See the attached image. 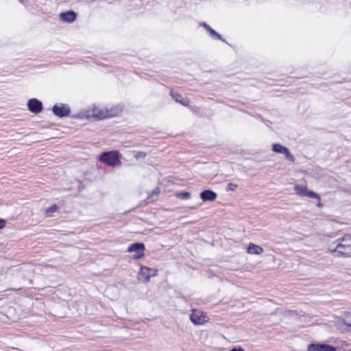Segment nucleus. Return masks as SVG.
<instances>
[{
  "label": "nucleus",
  "mask_w": 351,
  "mask_h": 351,
  "mask_svg": "<svg viewBox=\"0 0 351 351\" xmlns=\"http://www.w3.org/2000/svg\"><path fill=\"white\" fill-rule=\"evenodd\" d=\"M52 111L58 117H66L70 113V108L66 104H56L53 106Z\"/></svg>",
  "instance_id": "obj_6"
},
{
  "label": "nucleus",
  "mask_w": 351,
  "mask_h": 351,
  "mask_svg": "<svg viewBox=\"0 0 351 351\" xmlns=\"http://www.w3.org/2000/svg\"><path fill=\"white\" fill-rule=\"evenodd\" d=\"M237 187V185L233 183H229L227 186V190L228 191H234L236 188Z\"/></svg>",
  "instance_id": "obj_21"
},
{
  "label": "nucleus",
  "mask_w": 351,
  "mask_h": 351,
  "mask_svg": "<svg viewBox=\"0 0 351 351\" xmlns=\"http://www.w3.org/2000/svg\"><path fill=\"white\" fill-rule=\"evenodd\" d=\"M262 247L256 245L253 243H250L247 247V252L250 254L260 255L263 252Z\"/></svg>",
  "instance_id": "obj_13"
},
{
  "label": "nucleus",
  "mask_w": 351,
  "mask_h": 351,
  "mask_svg": "<svg viewBox=\"0 0 351 351\" xmlns=\"http://www.w3.org/2000/svg\"><path fill=\"white\" fill-rule=\"evenodd\" d=\"M140 275L145 278V282H148L152 276L156 275V270L145 266H141Z\"/></svg>",
  "instance_id": "obj_9"
},
{
  "label": "nucleus",
  "mask_w": 351,
  "mask_h": 351,
  "mask_svg": "<svg viewBox=\"0 0 351 351\" xmlns=\"http://www.w3.org/2000/svg\"><path fill=\"white\" fill-rule=\"evenodd\" d=\"M145 250V245L142 243H135L130 245L128 249L129 252H142Z\"/></svg>",
  "instance_id": "obj_14"
},
{
  "label": "nucleus",
  "mask_w": 351,
  "mask_h": 351,
  "mask_svg": "<svg viewBox=\"0 0 351 351\" xmlns=\"http://www.w3.org/2000/svg\"><path fill=\"white\" fill-rule=\"evenodd\" d=\"M99 158L101 161L112 167H114L121 163L119 152L117 151L104 152L100 156Z\"/></svg>",
  "instance_id": "obj_2"
},
{
  "label": "nucleus",
  "mask_w": 351,
  "mask_h": 351,
  "mask_svg": "<svg viewBox=\"0 0 351 351\" xmlns=\"http://www.w3.org/2000/svg\"><path fill=\"white\" fill-rule=\"evenodd\" d=\"M76 14L73 11L62 12L60 14V18L62 21L72 23L76 19Z\"/></svg>",
  "instance_id": "obj_12"
},
{
  "label": "nucleus",
  "mask_w": 351,
  "mask_h": 351,
  "mask_svg": "<svg viewBox=\"0 0 351 351\" xmlns=\"http://www.w3.org/2000/svg\"><path fill=\"white\" fill-rule=\"evenodd\" d=\"M190 319L191 322L195 324H203L205 321V317L202 315V313L195 310L193 311L190 315Z\"/></svg>",
  "instance_id": "obj_10"
},
{
  "label": "nucleus",
  "mask_w": 351,
  "mask_h": 351,
  "mask_svg": "<svg viewBox=\"0 0 351 351\" xmlns=\"http://www.w3.org/2000/svg\"><path fill=\"white\" fill-rule=\"evenodd\" d=\"M308 351H337L336 348L326 344L312 343L308 346Z\"/></svg>",
  "instance_id": "obj_8"
},
{
  "label": "nucleus",
  "mask_w": 351,
  "mask_h": 351,
  "mask_svg": "<svg viewBox=\"0 0 351 351\" xmlns=\"http://www.w3.org/2000/svg\"><path fill=\"white\" fill-rule=\"evenodd\" d=\"M144 256V254H143V252H140V254H137L134 258L138 259V258H141Z\"/></svg>",
  "instance_id": "obj_24"
},
{
  "label": "nucleus",
  "mask_w": 351,
  "mask_h": 351,
  "mask_svg": "<svg viewBox=\"0 0 351 351\" xmlns=\"http://www.w3.org/2000/svg\"><path fill=\"white\" fill-rule=\"evenodd\" d=\"M170 95L176 102L180 103L184 106H188L189 105V100L188 99H181V95L180 94L174 93L171 91Z\"/></svg>",
  "instance_id": "obj_15"
},
{
  "label": "nucleus",
  "mask_w": 351,
  "mask_h": 351,
  "mask_svg": "<svg viewBox=\"0 0 351 351\" xmlns=\"http://www.w3.org/2000/svg\"><path fill=\"white\" fill-rule=\"evenodd\" d=\"M108 116L109 114L107 110L96 106H94L90 110H88L86 115V118L88 119L94 117L99 119H105Z\"/></svg>",
  "instance_id": "obj_3"
},
{
  "label": "nucleus",
  "mask_w": 351,
  "mask_h": 351,
  "mask_svg": "<svg viewBox=\"0 0 351 351\" xmlns=\"http://www.w3.org/2000/svg\"><path fill=\"white\" fill-rule=\"evenodd\" d=\"M58 207L56 205L53 204L52 206H51L49 208H48L46 210H45V215L47 217H51L52 213H54L55 211H56Z\"/></svg>",
  "instance_id": "obj_19"
},
{
  "label": "nucleus",
  "mask_w": 351,
  "mask_h": 351,
  "mask_svg": "<svg viewBox=\"0 0 351 351\" xmlns=\"http://www.w3.org/2000/svg\"><path fill=\"white\" fill-rule=\"evenodd\" d=\"M328 250L330 253H336L338 256H351V234H346L329 243Z\"/></svg>",
  "instance_id": "obj_1"
},
{
  "label": "nucleus",
  "mask_w": 351,
  "mask_h": 351,
  "mask_svg": "<svg viewBox=\"0 0 351 351\" xmlns=\"http://www.w3.org/2000/svg\"><path fill=\"white\" fill-rule=\"evenodd\" d=\"M200 197L204 202L215 201L217 198V194L210 190H205L200 193Z\"/></svg>",
  "instance_id": "obj_11"
},
{
  "label": "nucleus",
  "mask_w": 351,
  "mask_h": 351,
  "mask_svg": "<svg viewBox=\"0 0 351 351\" xmlns=\"http://www.w3.org/2000/svg\"><path fill=\"white\" fill-rule=\"evenodd\" d=\"M201 25L205 27L206 29H207L210 34L213 36H215L217 37L218 39H220V40H223L222 38H221V36L218 34L217 32H215L214 29H213L208 25H207L206 23H201Z\"/></svg>",
  "instance_id": "obj_16"
},
{
  "label": "nucleus",
  "mask_w": 351,
  "mask_h": 351,
  "mask_svg": "<svg viewBox=\"0 0 351 351\" xmlns=\"http://www.w3.org/2000/svg\"><path fill=\"white\" fill-rule=\"evenodd\" d=\"M343 322L345 325L351 327V313H345Z\"/></svg>",
  "instance_id": "obj_17"
},
{
  "label": "nucleus",
  "mask_w": 351,
  "mask_h": 351,
  "mask_svg": "<svg viewBox=\"0 0 351 351\" xmlns=\"http://www.w3.org/2000/svg\"><path fill=\"white\" fill-rule=\"evenodd\" d=\"M272 150L274 152L285 155V158L291 162H294L295 160L294 156L290 153L289 150L287 147L282 146L280 144H273Z\"/></svg>",
  "instance_id": "obj_5"
},
{
  "label": "nucleus",
  "mask_w": 351,
  "mask_h": 351,
  "mask_svg": "<svg viewBox=\"0 0 351 351\" xmlns=\"http://www.w3.org/2000/svg\"><path fill=\"white\" fill-rule=\"evenodd\" d=\"M230 351H245V350L242 348L239 347V348H234L231 349Z\"/></svg>",
  "instance_id": "obj_23"
},
{
  "label": "nucleus",
  "mask_w": 351,
  "mask_h": 351,
  "mask_svg": "<svg viewBox=\"0 0 351 351\" xmlns=\"http://www.w3.org/2000/svg\"><path fill=\"white\" fill-rule=\"evenodd\" d=\"M6 225V221L0 218V229L3 228Z\"/></svg>",
  "instance_id": "obj_22"
},
{
  "label": "nucleus",
  "mask_w": 351,
  "mask_h": 351,
  "mask_svg": "<svg viewBox=\"0 0 351 351\" xmlns=\"http://www.w3.org/2000/svg\"><path fill=\"white\" fill-rule=\"evenodd\" d=\"M27 108L30 112L38 114L42 111L43 104L42 102L37 99L32 98L28 100Z\"/></svg>",
  "instance_id": "obj_7"
},
{
  "label": "nucleus",
  "mask_w": 351,
  "mask_h": 351,
  "mask_svg": "<svg viewBox=\"0 0 351 351\" xmlns=\"http://www.w3.org/2000/svg\"><path fill=\"white\" fill-rule=\"evenodd\" d=\"M294 190L295 191L296 193L299 195L306 196L311 198L320 199V197L318 194L313 191H309L305 186L296 184L294 186Z\"/></svg>",
  "instance_id": "obj_4"
},
{
  "label": "nucleus",
  "mask_w": 351,
  "mask_h": 351,
  "mask_svg": "<svg viewBox=\"0 0 351 351\" xmlns=\"http://www.w3.org/2000/svg\"><path fill=\"white\" fill-rule=\"evenodd\" d=\"M147 154L145 152H137L136 154L134 155V157L136 159H140V158H145L146 157Z\"/></svg>",
  "instance_id": "obj_20"
},
{
  "label": "nucleus",
  "mask_w": 351,
  "mask_h": 351,
  "mask_svg": "<svg viewBox=\"0 0 351 351\" xmlns=\"http://www.w3.org/2000/svg\"><path fill=\"white\" fill-rule=\"evenodd\" d=\"M176 197L182 199H187L191 197V193L186 191L180 192L176 194Z\"/></svg>",
  "instance_id": "obj_18"
}]
</instances>
